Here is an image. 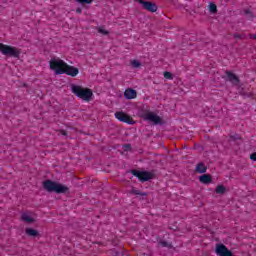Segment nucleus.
<instances>
[{
	"instance_id": "1",
	"label": "nucleus",
	"mask_w": 256,
	"mask_h": 256,
	"mask_svg": "<svg viewBox=\"0 0 256 256\" xmlns=\"http://www.w3.org/2000/svg\"><path fill=\"white\" fill-rule=\"evenodd\" d=\"M70 89L76 97L82 99V101H86L89 103L91 99H93V91L89 88H85L83 86H79L76 84H71Z\"/></svg>"
},
{
	"instance_id": "2",
	"label": "nucleus",
	"mask_w": 256,
	"mask_h": 256,
	"mask_svg": "<svg viewBox=\"0 0 256 256\" xmlns=\"http://www.w3.org/2000/svg\"><path fill=\"white\" fill-rule=\"evenodd\" d=\"M43 186L46 191L54 193H67V191H69V187L51 180L45 181Z\"/></svg>"
},
{
	"instance_id": "3",
	"label": "nucleus",
	"mask_w": 256,
	"mask_h": 256,
	"mask_svg": "<svg viewBox=\"0 0 256 256\" xmlns=\"http://www.w3.org/2000/svg\"><path fill=\"white\" fill-rule=\"evenodd\" d=\"M50 69L55 72L56 75H63L65 73V67L67 63H65L60 58H52L49 62Z\"/></svg>"
},
{
	"instance_id": "4",
	"label": "nucleus",
	"mask_w": 256,
	"mask_h": 256,
	"mask_svg": "<svg viewBox=\"0 0 256 256\" xmlns=\"http://www.w3.org/2000/svg\"><path fill=\"white\" fill-rule=\"evenodd\" d=\"M0 53L6 55V57H19L21 52L15 47L0 43Z\"/></svg>"
},
{
	"instance_id": "5",
	"label": "nucleus",
	"mask_w": 256,
	"mask_h": 256,
	"mask_svg": "<svg viewBox=\"0 0 256 256\" xmlns=\"http://www.w3.org/2000/svg\"><path fill=\"white\" fill-rule=\"evenodd\" d=\"M132 174L134 175V177L140 179V181H149L150 179H153V174L151 172L132 170Z\"/></svg>"
},
{
	"instance_id": "6",
	"label": "nucleus",
	"mask_w": 256,
	"mask_h": 256,
	"mask_svg": "<svg viewBox=\"0 0 256 256\" xmlns=\"http://www.w3.org/2000/svg\"><path fill=\"white\" fill-rule=\"evenodd\" d=\"M115 117L118 119V121L128 123V125H133V123H135V121H133V119H131V117H129V115L125 114L124 112H116Z\"/></svg>"
},
{
	"instance_id": "7",
	"label": "nucleus",
	"mask_w": 256,
	"mask_h": 256,
	"mask_svg": "<svg viewBox=\"0 0 256 256\" xmlns=\"http://www.w3.org/2000/svg\"><path fill=\"white\" fill-rule=\"evenodd\" d=\"M144 119L150 121V123H154V125H159V123H161V118L153 112L146 113Z\"/></svg>"
},
{
	"instance_id": "8",
	"label": "nucleus",
	"mask_w": 256,
	"mask_h": 256,
	"mask_svg": "<svg viewBox=\"0 0 256 256\" xmlns=\"http://www.w3.org/2000/svg\"><path fill=\"white\" fill-rule=\"evenodd\" d=\"M139 3L143 6L146 11H150L151 13H155L157 11V5L153 2L138 0Z\"/></svg>"
},
{
	"instance_id": "9",
	"label": "nucleus",
	"mask_w": 256,
	"mask_h": 256,
	"mask_svg": "<svg viewBox=\"0 0 256 256\" xmlns=\"http://www.w3.org/2000/svg\"><path fill=\"white\" fill-rule=\"evenodd\" d=\"M64 73H66V75H69L70 77H77V75H79V69L66 64L64 68Z\"/></svg>"
},
{
	"instance_id": "10",
	"label": "nucleus",
	"mask_w": 256,
	"mask_h": 256,
	"mask_svg": "<svg viewBox=\"0 0 256 256\" xmlns=\"http://www.w3.org/2000/svg\"><path fill=\"white\" fill-rule=\"evenodd\" d=\"M22 221L25 223H34L35 222V214L32 212H24L21 216Z\"/></svg>"
},
{
	"instance_id": "11",
	"label": "nucleus",
	"mask_w": 256,
	"mask_h": 256,
	"mask_svg": "<svg viewBox=\"0 0 256 256\" xmlns=\"http://www.w3.org/2000/svg\"><path fill=\"white\" fill-rule=\"evenodd\" d=\"M227 79L232 83V85H239V78L237 75L231 73V72H226Z\"/></svg>"
},
{
	"instance_id": "12",
	"label": "nucleus",
	"mask_w": 256,
	"mask_h": 256,
	"mask_svg": "<svg viewBox=\"0 0 256 256\" xmlns=\"http://www.w3.org/2000/svg\"><path fill=\"white\" fill-rule=\"evenodd\" d=\"M125 99H135L137 97V91L128 88L124 92Z\"/></svg>"
},
{
	"instance_id": "13",
	"label": "nucleus",
	"mask_w": 256,
	"mask_h": 256,
	"mask_svg": "<svg viewBox=\"0 0 256 256\" xmlns=\"http://www.w3.org/2000/svg\"><path fill=\"white\" fill-rule=\"evenodd\" d=\"M207 172V166L203 163H199L196 165V173H206Z\"/></svg>"
},
{
	"instance_id": "14",
	"label": "nucleus",
	"mask_w": 256,
	"mask_h": 256,
	"mask_svg": "<svg viewBox=\"0 0 256 256\" xmlns=\"http://www.w3.org/2000/svg\"><path fill=\"white\" fill-rule=\"evenodd\" d=\"M199 181L200 183H204L205 185H207L208 183H211V176L204 174L200 176Z\"/></svg>"
},
{
	"instance_id": "15",
	"label": "nucleus",
	"mask_w": 256,
	"mask_h": 256,
	"mask_svg": "<svg viewBox=\"0 0 256 256\" xmlns=\"http://www.w3.org/2000/svg\"><path fill=\"white\" fill-rule=\"evenodd\" d=\"M26 233L30 236V237H37V235H39V232H37V230L33 229V228H27L26 229Z\"/></svg>"
},
{
	"instance_id": "16",
	"label": "nucleus",
	"mask_w": 256,
	"mask_h": 256,
	"mask_svg": "<svg viewBox=\"0 0 256 256\" xmlns=\"http://www.w3.org/2000/svg\"><path fill=\"white\" fill-rule=\"evenodd\" d=\"M216 193L218 194V195H223V193H225V191H226V189H225V186H223V185H218L217 187H216Z\"/></svg>"
},
{
	"instance_id": "17",
	"label": "nucleus",
	"mask_w": 256,
	"mask_h": 256,
	"mask_svg": "<svg viewBox=\"0 0 256 256\" xmlns=\"http://www.w3.org/2000/svg\"><path fill=\"white\" fill-rule=\"evenodd\" d=\"M209 11L210 13H216L217 12V5L210 3L209 4Z\"/></svg>"
},
{
	"instance_id": "18",
	"label": "nucleus",
	"mask_w": 256,
	"mask_h": 256,
	"mask_svg": "<svg viewBox=\"0 0 256 256\" xmlns=\"http://www.w3.org/2000/svg\"><path fill=\"white\" fill-rule=\"evenodd\" d=\"M98 33H100L101 35H109V31H107L105 28L103 27H98Z\"/></svg>"
},
{
	"instance_id": "19",
	"label": "nucleus",
	"mask_w": 256,
	"mask_h": 256,
	"mask_svg": "<svg viewBox=\"0 0 256 256\" xmlns=\"http://www.w3.org/2000/svg\"><path fill=\"white\" fill-rule=\"evenodd\" d=\"M131 65H132V67H135L137 69V68L141 67V62H139V60H132Z\"/></svg>"
},
{
	"instance_id": "20",
	"label": "nucleus",
	"mask_w": 256,
	"mask_h": 256,
	"mask_svg": "<svg viewBox=\"0 0 256 256\" xmlns=\"http://www.w3.org/2000/svg\"><path fill=\"white\" fill-rule=\"evenodd\" d=\"M165 79H173V75L170 72H164Z\"/></svg>"
},
{
	"instance_id": "21",
	"label": "nucleus",
	"mask_w": 256,
	"mask_h": 256,
	"mask_svg": "<svg viewBox=\"0 0 256 256\" xmlns=\"http://www.w3.org/2000/svg\"><path fill=\"white\" fill-rule=\"evenodd\" d=\"M76 1H78V3H86V4L93 3V0H76Z\"/></svg>"
},
{
	"instance_id": "22",
	"label": "nucleus",
	"mask_w": 256,
	"mask_h": 256,
	"mask_svg": "<svg viewBox=\"0 0 256 256\" xmlns=\"http://www.w3.org/2000/svg\"><path fill=\"white\" fill-rule=\"evenodd\" d=\"M250 159H251V161H256V153H252L250 155Z\"/></svg>"
},
{
	"instance_id": "23",
	"label": "nucleus",
	"mask_w": 256,
	"mask_h": 256,
	"mask_svg": "<svg viewBox=\"0 0 256 256\" xmlns=\"http://www.w3.org/2000/svg\"><path fill=\"white\" fill-rule=\"evenodd\" d=\"M136 195H146L145 193H139V191H134Z\"/></svg>"
},
{
	"instance_id": "24",
	"label": "nucleus",
	"mask_w": 256,
	"mask_h": 256,
	"mask_svg": "<svg viewBox=\"0 0 256 256\" xmlns=\"http://www.w3.org/2000/svg\"><path fill=\"white\" fill-rule=\"evenodd\" d=\"M81 8H78L77 10H76V13H81Z\"/></svg>"
},
{
	"instance_id": "25",
	"label": "nucleus",
	"mask_w": 256,
	"mask_h": 256,
	"mask_svg": "<svg viewBox=\"0 0 256 256\" xmlns=\"http://www.w3.org/2000/svg\"><path fill=\"white\" fill-rule=\"evenodd\" d=\"M125 148H126V149H130V146H129V145H127V146H125Z\"/></svg>"
},
{
	"instance_id": "26",
	"label": "nucleus",
	"mask_w": 256,
	"mask_h": 256,
	"mask_svg": "<svg viewBox=\"0 0 256 256\" xmlns=\"http://www.w3.org/2000/svg\"><path fill=\"white\" fill-rule=\"evenodd\" d=\"M254 39L256 40V35L254 36Z\"/></svg>"
}]
</instances>
